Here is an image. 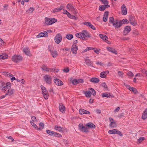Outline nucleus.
Wrapping results in <instances>:
<instances>
[{
	"label": "nucleus",
	"instance_id": "f257e3e1",
	"mask_svg": "<svg viewBox=\"0 0 147 147\" xmlns=\"http://www.w3.org/2000/svg\"><path fill=\"white\" fill-rule=\"evenodd\" d=\"M109 19V23L112 24L113 26L115 27V28H119L118 24L119 21L117 20H115L114 17H110Z\"/></svg>",
	"mask_w": 147,
	"mask_h": 147
},
{
	"label": "nucleus",
	"instance_id": "f03ea898",
	"mask_svg": "<svg viewBox=\"0 0 147 147\" xmlns=\"http://www.w3.org/2000/svg\"><path fill=\"white\" fill-rule=\"evenodd\" d=\"M42 90V93L43 96L45 99H47L49 97V93L48 91L42 85L40 86Z\"/></svg>",
	"mask_w": 147,
	"mask_h": 147
},
{
	"label": "nucleus",
	"instance_id": "7ed1b4c3",
	"mask_svg": "<svg viewBox=\"0 0 147 147\" xmlns=\"http://www.w3.org/2000/svg\"><path fill=\"white\" fill-rule=\"evenodd\" d=\"M57 21V19L54 18H45V23L47 25H51Z\"/></svg>",
	"mask_w": 147,
	"mask_h": 147
},
{
	"label": "nucleus",
	"instance_id": "20e7f679",
	"mask_svg": "<svg viewBox=\"0 0 147 147\" xmlns=\"http://www.w3.org/2000/svg\"><path fill=\"white\" fill-rule=\"evenodd\" d=\"M82 37L85 39H82L84 40H88V38H90L91 36V34L89 32L86 30H83L82 32Z\"/></svg>",
	"mask_w": 147,
	"mask_h": 147
},
{
	"label": "nucleus",
	"instance_id": "39448f33",
	"mask_svg": "<svg viewBox=\"0 0 147 147\" xmlns=\"http://www.w3.org/2000/svg\"><path fill=\"white\" fill-rule=\"evenodd\" d=\"M46 83L48 84H51L52 82V77L48 75H46L43 77Z\"/></svg>",
	"mask_w": 147,
	"mask_h": 147
},
{
	"label": "nucleus",
	"instance_id": "423d86ee",
	"mask_svg": "<svg viewBox=\"0 0 147 147\" xmlns=\"http://www.w3.org/2000/svg\"><path fill=\"white\" fill-rule=\"evenodd\" d=\"M62 40V37L61 34L60 33L57 34L55 36L54 40L55 42L59 44L61 42Z\"/></svg>",
	"mask_w": 147,
	"mask_h": 147
},
{
	"label": "nucleus",
	"instance_id": "0eeeda50",
	"mask_svg": "<svg viewBox=\"0 0 147 147\" xmlns=\"http://www.w3.org/2000/svg\"><path fill=\"white\" fill-rule=\"evenodd\" d=\"M79 129L82 132L87 133L89 131L87 128L84 126L82 123H80L78 125Z\"/></svg>",
	"mask_w": 147,
	"mask_h": 147
},
{
	"label": "nucleus",
	"instance_id": "6e6552de",
	"mask_svg": "<svg viewBox=\"0 0 147 147\" xmlns=\"http://www.w3.org/2000/svg\"><path fill=\"white\" fill-rule=\"evenodd\" d=\"M67 8L70 10L72 11L73 14L76 15L77 13V10L75 9L74 7L70 4H68L67 6Z\"/></svg>",
	"mask_w": 147,
	"mask_h": 147
},
{
	"label": "nucleus",
	"instance_id": "1a4fd4ad",
	"mask_svg": "<svg viewBox=\"0 0 147 147\" xmlns=\"http://www.w3.org/2000/svg\"><path fill=\"white\" fill-rule=\"evenodd\" d=\"M109 119L110 122L109 125V126L112 128L116 127L117 126V123L115 121L113 118L109 117Z\"/></svg>",
	"mask_w": 147,
	"mask_h": 147
},
{
	"label": "nucleus",
	"instance_id": "9d476101",
	"mask_svg": "<svg viewBox=\"0 0 147 147\" xmlns=\"http://www.w3.org/2000/svg\"><path fill=\"white\" fill-rule=\"evenodd\" d=\"M129 20L130 23L133 26H135L137 25V21L135 20V18L133 16H130Z\"/></svg>",
	"mask_w": 147,
	"mask_h": 147
},
{
	"label": "nucleus",
	"instance_id": "9b49d317",
	"mask_svg": "<svg viewBox=\"0 0 147 147\" xmlns=\"http://www.w3.org/2000/svg\"><path fill=\"white\" fill-rule=\"evenodd\" d=\"M131 27L130 26H125L123 31V35L125 36L128 34L131 31Z\"/></svg>",
	"mask_w": 147,
	"mask_h": 147
},
{
	"label": "nucleus",
	"instance_id": "f8f14e48",
	"mask_svg": "<svg viewBox=\"0 0 147 147\" xmlns=\"http://www.w3.org/2000/svg\"><path fill=\"white\" fill-rule=\"evenodd\" d=\"M12 61L15 62H18L22 60V57L20 55H15L12 57Z\"/></svg>",
	"mask_w": 147,
	"mask_h": 147
},
{
	"label": "nucleus",
	"instance_id": "ddd939ff",
	"mask_svg": "<svg viewBox=\"0 0 147 147\" xmlns=\"http://www.w3.org/2000/svg\"><path fill=\"white\" fill-rule=\"evenodd\" d=\"M99 36L100 38L107 43L109 44H111V42L108 41V37L106 35L100 34H99Z\"/></svg>",
	"mask_w": 147,
	"mask_h": 147
},
{
	"label": "nucleus",
	"instance_id": "4468645a",
	"mask_svg": "<svg viewBox=\"0 0 147 147\" xmlns=\"http://www.w3.org/2000/svg\"><path fill=\"white\" fill-rule=\"evenodd\" d=\"M14 89H9L5 95L1 96V97L2 98H4L7 95H9V96L12 95L14 93Z\"/></svg>",
	"mask_w": 147,
	"mask_h": 147
},
{
	"label": "nucleus",
	"instance_id": "2eb2a0df",
	"mask_svg": "<svg viewBox=\"0 0 147 147\" xmlns=\"http://www.w3.org/2000/svg\"><path fill=\"white\" fill-rule=\"evenodd\" d=\"M129 23V21L126 19H125L119 21L118 26L119 28L121 27L123 24H128Z\"/></svg>",
	"mask_w": 147,
	"mask_h": 147
},
{
	"label": "nucleus",
	"instance_id": "dca6fc26",
	"mask_svg": "<svg viewBox=\"0 0 147 147\" xmlns=\"http://www.w3.org/2000/svg\"><path fill=\"white\" fill-rule=\"evenodd\" d=\"M48 35V33L46 31L40 32L36 36V38L42 37L45 36H47Z\"/></svg>",
	"mask_w": 147,
	"mask_h": 147
},
{
	"label": "nucleus",
	"instance_id": "f3484780",
	"mask_svg": "<svg viewBox=\"0 0 147 147\" xmlns=\"http://www.w3.org/2000/svg\"><path fill=\"white\" fill-rule=\"evenodd\" d=\"M82 24L84 25H85L87 26H89L90 28L93 30H95L96 28L90 22H83Z\"/></svg>",
	"mask_w": 147,
	"mask_h": 147
},
{
	"label": "nucleus",
	"instance_id": "a211bd4d",
	"mask_svg": "<svg viewBox=\"0 0 147 147\" xmlns=\"http://www.w3.org/2000/svg\"><path fill=\"white\" fill-rule=\"evenodd\" d=\"M121 13L123 15H126L127 13V8L124 4L122 5Z\"/></svg>",
	"mask_w": 147,
	"mask_h": 147
},
{
	"label": "nucleus",
	"instance_id": "6ab92c4d",
	"mask_svg": "<svg viewBox=\"0 0 147 147\" xmlns=\"http://www.w3.org/2000/svg\"><path fill=\"white\" fill-rule=\"evenodd\" d=\"M54 82L58 86H62L63 84V82L61 80L57 78H55L54 80Z\"/></svg>",
	"mask_w": 147,
	"mask_h": 147
},
{
	"label": "nucleus",
	"instance_id": "aec40b11",
	"mask_svg": "<svg viewBox=\"0 0 147 147\" xmlns=\"http://www.w3.org/2000/svg\"><path fill=\"white\" fill-rule=\"evenodd\" d=\"M59 110L62 113L65 112V108L64 105L61 103H60L59 105Z\"/></svg>",
	"mask_w": 147,
	"mask_h": 147
},
{
	"label": "nucleus",
	"instance_id": "412c9836",
	"mask_svg": "<svg viewBox=\"0 0 147 147\" xmlns=\"http://www.w3.org/2000/svg\"><path fill=\"white\" fill-rule=\"evenodd\" d=\"M109 73V71L108 70L102 72L100 74V77L102 78H105L106 77L107 74Z\"/></svg>",
	"mask_w": 147,
	"mask_h": 147
},
{
	"label": "nucleus",
	"instance_id": "4be33fe9",
	"mask_svg": "<svg viewBox=\"0 0 147 147\" xmlns=\"http://www.w3.org/2000/svg\"><path fill=\"white\" fill-rule=\"evenodd\" d=\"M107 50L109 51L112 52L116 55L117 54V51L114 48L108 47H107Z\"/></svg>",
	"mask_w": 147,
	"mask_h": 147
},
{
	"label": "nucleus",
	"instance_id": "5701e85b",
	"mask_svg": "<svg viewBox=\"0 0 147 147\" xmlns=\"http://www.w3.org/2000/svg\"><path fill=\"white\" fill-rule=\"evenodd\" d=\"M49 50L50 51L53 57L55 58L58 56V54L57 51H53L51 50L50 49H49Z\"/></svg>",
	"mask_w": 147,
	"mask_h": 147
},
{
	"label": "nucleus",
	"instance_id": "b1692460",
	"mask_svg": "<svg viewBox=\"0 0 147 147\" xmlns=\"http://www.w3.org/2000/svg\"><path fill=\"white\" fill-rule=\"evenodd\" d=\"M90 82L92 83H97L99 82L100 80L98 78L94 77L91 78L90 80Z\"/></svg>",
	"mask_w": 147,
	"mask_h": 147
},
{
	"label": "nucleus",
	"instance_id": "393cba45",
	"mask_svg": "<svg viewBox=\"0 0 147 147\" xmlns=\"http://www.w3.org/2000/svg\"><path fill=\"white\" fill-rule=\"evenodd\" d=\"M11 86V83L9 82H7L6 83V86H5L2 88V89L3 91H4V92L6 90H7V89H8L9 87H10Z\"/></svg>",
	"mask_w": 147,
	"mask_h": 147
},
{
	"label": "nucleus",
	"instance_id": "a878e982",
	"mask_svg": "<svg viewBox=\"0 0 147 147\" xmlns=\"http://www.w3.org/2000/svg\"><path fill=\"white\" fill-rule=\"evenodd\" d=\"M78 49V46L76 47L75 46L72 45L71 50V51L74 54H76L77 53V51Z\"/></svg>",
	"mask_w": 147,
	"mask_h": 147
},
{
	"label": "nucleus",
	"instance_id": "bb28decb",
	"mask_svg": "<svg viewBox=\"0 0 147 147\" xmlns=\"http://www.w3.org/2000/svg\"><path fill=\"white\" fill-rule=\"evenodd\" d=\"M127 88L129 90L132 91L135 94H136L138 92L137 89L135 88L131 87L130 86H128Z\"/></svg>",
	"mask_w": 147,
	"mask_h": 147
},
{
	"label": "nucleus",
	"instance_id": "cd10ccee",
	"mask_svg": "<svg viewBox=\"0 0 147 147\" xmlns=\"http://www.w3.org/2000/svg\"><path fill=\"white\" fill-rule=\"evenodd\" d=\"M110 6V5H100L99 7V9L100 11H104L105 10L106 8L109 7Z\"/></svg>",
	"mask_w": 147,
	"mask_h": 147
},
{
	"label": "nucleus",
	"instance_id": "c85d7f7f",
	"mask_svg": "<svg viewBox=\"0 0 147 147\" xmlns=\"http://www.w3.org/2000/svg\"><path fill=\"white\" fill-rule=\"evenodd\" d=\"M102 97H106L108 98H110V97H113L114 96L113 95L111 94H110L104 93L102 94Z\"/></svg>",
	"mask_w": 147,
	"mask_h": 147
},
{
	"label": "nucleus",
	"instance_id": "c756f323",
	"mask_svg": "<svg viewBox=\"0 0 147 147\" xmlns=\"http://www.w3.org/2000/svg\"><path fill=\"white\" fill-rule=\"evenodd\" d=\"M109 15V12L108 11H105L104 15L103 17V21L104 22H106L107 20V18Z\"/></svg>",
	"mask_w": 147,
	"mask_h": 147
},
{
	"label": "nucleus",
	"instance_id": "7c9ffc66",
	"mask_svg": "<svg viewBox=\"0 0 147 147\" xmlns=\"http://www.w3.org/2000/svg\"><path fill=\"white\" fill-rule=\"evenodd\" d=\"M147 118V108L145 109L144 111L143 114L142 115V118L143 119H145Z\"/></svg>",
	"mask_w": 147,
	"mask_h": 147
},
{
	"label": "nucleus",
	"instance_id": "2f4dec72",
	"mask_svg": "<svg viewBox=\"0 0 147 147\" xmlns=\"http://www.w3.org/2000/svg\"><path fill=\"white\" fill-rule=\"evenodd\" d=\"M86 126L88 127L92 128H95V125L92 123L89 122L86 124Z\"/></svg>",
	"mask_w": 147,
	"mask_h": 147
},
{
	"label": "nucleus",
	"instance_id": "473e14b6",
	"mask_svg": "<svg viewBox=\"0 0 147 147\" xmlns=\"http://www.w3.org/2000/svg\"><path fill=\"white\" fill-rule=\"evenodd\" d=\"M64 7V6H61L59 8H55L53 10V12L55 13L56 12H58L62 9Z\"/></svg>",
	"mask_w": 147,
	"mask_h": 147
},
{
	"label": "nucleus",
	"instance_id": "72a5a7b5",
	"mask_svg": "<svg viewBox=\"0 0 147 147\" xmlns=\"http://www.w3.org/2000/svg\"><path fill=\"white\" fill-rule=\"evenodd\" d=\"M54 129L56 130L59 132H62L63 130V127L58 125H55Z\"/></svg>",
	"mask_w": 147,
	"mask_h": 147
},
{
	"label": "nucleus",
	"instance_id": "f704fd0d",
	"mask_svg": "<svg viewBox=\"0 0 147 147\" xmlns=\"http://www.w3.org/2000/svg\"><path fill=\"white\" fill-rule=\"evenodd\" d=\"M23 52L25 54L28 55H29L30 53V50L29 48L28 47H26L23 49Z\"/></svg>",
	"mask_w": 147,
	"mask_h": 147
},
{
	"label": "nucleus",
	"instance_id": "c9c22d12",
	"mask_svg": "<svg viewBox=\"0 0 147 147\" xmlns=\"http://www.w3.org/2000/svg\"><path fill=\"white\" fill-rule=\"evenodd\" d=\"M41 68L42 70H45L47 72H49V68H48L46 65L44 64H43L42 65Z\"/></svg>",
	"mask_w": 147,
	"mask_h": 147
},
{
	"label": "nucleus",
	"instance_id": "e433bc0d",
	"mask_svg": "<svg viewBox=\"0 0 147 147\" xmlns=\"http://www.w3.org/2000/svg\"><path fill=\"white\" fill-rule=\"evenodd\" d=\"M84 94H85V96L87 97H90L91 96V92L90 90H89L88 91H86L84 92Z\"/></svg>",
	"mask_w": 147,
	"mask_h": 147
},
{
	"label": "nucleus",
	"instance_id": "4c0bfd02",
	"mask_svg": "<svg viewBox=\"0 0 147 147\" xmlns=\"http://www.w3.org/2000/svg\"><path fill=\"white\" fill-rule=\"evenodd\" d=\"M75 35L77 37L80 38L82 40V39H84V38H84L82 37V32L76 33Z\"/></svg>",
	"mask_w": 147,
	"mask_h": 147
},
{
	"label": "nucleus",
	"instance_id": "58836bf2",
	"mask_svg": "<svg viewBox=\"0 0 147 147\" xmlns=\"http://www.w3.org/2000/svg\"><path fill=\"white\" fill-rule=\"evenodd\" d=\"M118 129H113L110 130L108 131V133L110 134H116Z\"/></svg>",
	"mask_w": 147,
	"mask_h": 147
},
{
	"label": "nucleus",
	"instance_id": "ea45409f",
	"mask_svg": "<svg viewBox=\"0 0 147 147\" xmlns=\"http://www.w3.org/2000/svg\"><path fill=\"white\" fill-rule=\"evenodd\" d=\"M46 132L47 134L51 136H53V135H54V133L55 132L54 131H51L49 130H46Z\"/></svg>",
	"mask_w": 147,
	"mask_h": 147
},
{
	"label": "nucleus",
	"instance_id": "a19ab883",
	"mask_svg": "<svg viewBox=\"0 0 147 147\" xmlns=\"http://www.w3.org/2000/svg\"><path fill=\"white\" fill-rule=\"evenodd\" d=\"M39 127H38V130H41L44 128V125L43 123L40 122L39 124Z\"/></svg>",
	"mask_w": 147,
	"mask_h": 147
},
{
	"label": "nucleus",
	"instance_id": "79ce46f5",
	"mask_svg": "<svg viewBox=\"0 0 147 147\" xmlns=\"http://www.w3.org/2000/svg\"><path fill=\"white\" fill-rule=\"evenodd\" d=\"M85 63L87 65L91 66L92 62L89 59H86L85 60Z\"/></svg>",
	"mask_w": 147,
	"mask_h": 147
},
{
	"label": "nucleus",
	"instance_id": "37998d69",
	"mask_svg": "<svg viewBox=\"0 0 147 147\" xmlns=\"http://www.w3.org/2000/svg\"><path fill=\"white\" fill-rule=\"evenodd\" d=\"M30 123L32 126L36 129L38 130V127L32 121H30Z\"/></svg>",
	"mask_w": 147,
	"mask_h": 147
},
{
	"label": "nucleus",
	"instance_id": "c03bdc74",
	"mask_svg": "<svg viewBox=\"0 0 147 147\" xmlns=\"http://www.w3.org/2000/svg\"><path fill=\"white\" fill-rule=\"evenodd\" d=\"M89 90H90L91 92V94H92L93 95H95L96 94V92L95 90L92 88H89Z\"/></svg>",
	"mask_w": 147,
	"mask_h": 147
},
{
	"label": "nucleus",
	"instance_id": "a18cd8bd",
	"mask_svg": "<svg viewBox=\"0 0 147 147\" xmlns=\"http://www.w3.org/2000/svg\"><path fill=\"white\" fill-rule=\"evenodd\" d=\"M95 49L94 48L92 47H87L83 51H82V53H84L89 50Z\"/></svg>",
	"mask_w": 147,
	"mask_h": 147
},
{
	"label": "nucleus",
	"instance_id": "49530a36",
	"mask_svg": "<svg viewBox=\"0 0 147 147\" xmlns=\"http://www.w3.org/2000/svg\"><path fill=\"white\" fill-rule=\"evenodd\" d=\"M66 38L68 40H71L73 38V35L71 34H67L66 36Z\"/></svg>",
	"mask_w": 147,
	"mask_h": 147
},
{
	"label": "nucleus",
	"instance_id": "de8ad7c7",
	"mask_svg": "<svg viewBox=\"0 0 147 147\" xmlns=\"http://www.w3.org/2000/svg\"><path fill=\"white\" fill-rule=\"evenodd\" d=\"M54 135H53V136L57 137L58 138H60L62 137V135L61 134L58 133H57L56 132H54Z\"/></svg>",
	"mask_w": 147,
	"mask_h": 147
},
{
	"label": "nucleus",
	"instance_id": "09e8293b",
	"mask_svg": "<svg viewBox=\"0 0 147 147\" xmlns=\"http://www.w3.org/2000/svg\"><path fill=\"white\" fill-rule=\"evenodd\" d=\"M5 55H0V59H6L8 58L7 55L6 54Z\"/></svg>",
	"mask_w": 147,
	"mask_h": 147
},
{
	"label": "nucleus",
	"instance_id": "8fccbe9b",
	"mask_svg": "<svg viewBox=\"0 0 147 147\" xmlns=\"http://www.w3.org/2000/svg\"><path fill=\"white\" fill-rule=\"evenodd\" d=\"M79 111L80 115H82L84 114V109H81L79 110Z\"/></svg>",
	"mask_w": 147,
	"mask_h": 147
},
{
	"label": "nucleus",
	"instance_id": "3c124183",
	"mask_svg": "<svg viewBox=\"0 0 147 147\" xmlns=\"http://www.w3.org/2000/svg\"><path fill=\"white\" fill-rule=\"evenodd\" d=\"M4 43L3 40L0 38V46H4Z\"/></svg>",
	"mask_w": 147,
	"mask_h": 147
},
{
	"label": "nucleus",
	"instance_id": "603ef678",
	"mask_svg": "<svg viewBox=\"0 0 147 147\" xmlns=\"http://www.w3.org/2000/svg\"><path fill=\"white\" fill-rule=\"evenodd\" d=\"M0 83L1 84L0 87H1V88H3V87L5 86V83L2 81H0Z\"/></svg>",
	"mask_w": 147,
	"mask_h": 147
},
{
	"label": "nucleus",
	"instance_id": "864d4df0",
	"mask_svg": "<svg viewBox=\"0 0 147 147\" xmlns=\"http://www.w3.org/2000/svg\"><path fill=\"white\" fill-rule=\"evenodd\" d=\"M127 76L130 77H132L134 76L133 74L131 71L128 72L127 73Z\"/></svg>",
	"mask_w": 147,
	"mask_h": 147
},
{
	"label": "nucleus",
	"instance_id": "5fc2aeb1",
	"mask_svg": "<svg viewBox=\"0 0 147 147\" xmlns=\"http://www.w3.org/2000/svg\"><path fill=\"white\" fill-rule=\"evenodd\" d=\"M69 68L68 67H67L63 69V71L64 72L67 73L69 71Z\"/></svg>",
	"mask_w": 147,
	"mask_h": 147
},
{
	"label": "nucleus",
	"instance_id": "6e6d98bb",
	"mask_svg": "<svg viewBox=\"0 0 147 147\" xmlns=\"http://www.w3.org/2000/svg\"><path fill=\"white\" fill-rule=\"evenodd\" d=\"M102 86L105 89H106L107 90H108V88L105 83H103Z\"/></svg>",
	"mask_w": 147,
	"mask_h": 147
},
{
	"label": "nucleus",
	"instance_id": "4d7b16f0",
	"mask_svg": "<svg viewBox=\"0 0 147 147\" xmlns=\"http://www.w3.org/2000/svg\"><path fill=\"white\" fill-rule=\"evenodd\" d=\"M145 140V138L144 137H140L139 139L138 140V141L139 142V143H140L142 141L144 140Z\"/></svg>",
	"mask_w": 147,
	"mask_h": 147
},
{
	"label": "nucleus",
	"instance_id": "13d9d810",
	"mask_svg": "<svg viewBox=\"0 0 147 147\" xmlns=\"http://www.w3.org/2000/svg\"><path fill=\"white\" fill-rule=\"evenodd\" d=\"M72 83V84L74 85H76V84H78V82H77V80H76V79L74 80L73 81Z\"/></svg>",
	"mask_w": 147,
	"mask_h": 147
},
{
	"label": "nucleus",
	"instance_id": "bf43d9fd",
	"mask_svg": "<svg viewBox=\"0 0 147 147\" xmlns=\"http://www.w3.org/2000/svg\"><path fill=\"white\" fill-rule=\"evenodd\" d=\"M116 134H117L120 136H123V134H122L121 132L117 130Z\"/></svg>",
	"mask_w": 147,
	"mask_h": 147
},
{
	"label": "nucleus",
	"instance_id": "052dcab7",
	"mask_svg": "<svg viewBox=\"0 0 147 147\" xmlns=\"http://www.w3.org/2000/svg\"><path fill=\"white\" fill-rule=\"evenodd\" d=\"M31 119H32V120L31 121H32L33 122L34 121H37V120L36 119V117H35L34 116H32L31 117Z\"/></svg>",
	"mask_w": 147,
	"mask_h": 147
},
{
	"label": "nucleus",
	"instance_id": "680f3d73",
	"mask_svg": "<svg viewBox=\"0 0 147 147\" xmlns=\"http://www.w3.org/2000/svg\"><path fill=\"white\" fill-rule=\"evenodd\" d=\"M78 42V41L77 40H74L73 42V44L72 45L75 46L76 47L78 46L77 45V44Z\"/></svg>",
	"mask_w": 147,
	"mask_h": 147
},
{
	"label": "nucleus",
	"instance_id": "e2e57ef3",
	"mask_svg": "<svg viewBox=\"0 0 147 147\" xmlns=\"http://www.w3.org/2000/svg\"><path fill=\"white\" fill-rule=\"evenodd\" d=\"M5 76H8V77L9 76L10 77L12 76V75L9 73L5 72Z\"/></svg>",
	"mask_w": 147,
	"mask_h": 147
},
{
	"label": "nucleus",
	"instance_id": "0e129e2a",
	"mask_svg": "<svg viewBox=\"0 0 147 147\" xmlns=\"http://www.w3.org/2000/svg\"><path fill=\"white\" fill-rule=\"evenodd\" d=\"M7 137L9 139L11 140V142H13L14 141L13 138L11 136H7Z\"/></svg>",
	"mask_w": 147,
	"mask_h": 147
},
{
	"label": "nucleus",
	"instance_id": "69168bd1",
	"mask_svg": "<svg viewBox=\"0 0 147 147\" xmlns=\"http://www.w3.org/2000/svg\"><path fill=\"white\" fill-rule=\"evenodd\" d=\"M34 10V9L33 7H30L29 9L28 10L31 13H32Z\"/></svg>",
	"mask_w": 147,
	"mask_h": 147
},
{
	"label": "nucleus",
	"instance_id": "338daca9",
	"mask_svg": "<svg viewBox=\"0 0 147 147\" xmlns=\"http://www.w3.org/2000/svg\"><path fill=\"white\" fill-rule=\"evenodd\" d=\"M96 64L97 65H100L102 66L103 65V63H101L100 62L97 61L96 63Z\"/></svg>",
	"mask_w": 147,
	"mask_h": 147
},
{
	"label": "nucleus",
	"instance_id": "774afa93",
	"mask_svg": "<svg viewBox=\"0 0 147 147\" xmlns=\"http://www.w3.org/2000/svg\"><path fill=\"white\" fill-rule=\"evenodd\" d=\"M66 14L67 15V16L70 18L71 15L69 12H68L67 11H66Z\"/></svg>",
	"mask_w": 147,
	"mask_h": 147
}]
</instances>
